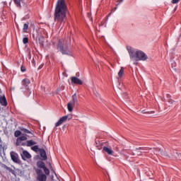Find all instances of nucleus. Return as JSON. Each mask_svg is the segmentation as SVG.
I'll use <instances>...</instances> for the list:
<instances>
[{
  "label": "nucleus",
  "mask_w": 181,
  "mask_h": 181,
  "mask_svg": "<svg viewBox=\"0 0 181 181\" xmlns=\"http://www.w3.org/2000/svg\"><path fill=\"white\" fill-rule=\"evenodd\" d=\"M40 160L36 163V167L33 169L37 175V180L38 181H47V176L50 175V170L46 167L45 160H47V155L46 154V150L45 148L40 149Z\"/></svg>",
  "instance_id": "nucleus-1"
},
{
  "label": "nucleus",
  "mask_w": 181,
  "mask_h": 181,
  "mask_svg": "<svg viewBox=\"0 0 181 181\" xmlns=\"http://www.w3.org/2000/svg\"><path fill=\"white\" fill-rule=\"evenodd\" d=\"M67 4L66 0H58L54 10V22H57L58 26H62V23H64L66 18L67 16Z\"/></svg>",
  "instance_id": "nucleus-2"
},
{
  "label": "nucleus",
  "mask_w": 181,
  "mask_h": 181,
  "mask_svg": "<svg viewBox=\"0 0 181 181\" xmlns=\"http://www.w3.org/2000/svg\"><path fill=\"white\" fill-rule=\"evenodd\" d=\"M71 45V37L67 36L65 39L59 40L57 43V49L62 54H66V56H71V52L69 49V46Z\"/></svg>",
  "instance_id": "nucleus-3"
},
{
  "label": "nucleus",
  "mask_w": 181,
  "mask_h": 181,
  "mask_svg": "<svg viewBox=\"0 0 181 181\" xmlns=\"http://www.w3.org/2000/svg\"><path fill=\"white\" fill-rule=\"evenodd\" d=\"M21 84L23 87L21 88V90H23V88L25 90H23L25 95L27 97H29L30 94H32V91L30 90V88H29V86L30 85V80L28 78H25L22 80Z\"/></svg>",
  "instance_id": "nucleus-4"
},
{
  "label": "nucleus",
  "mask_w": 181,
  "mask_h": 181,
  "mask_svg": "<svg viewBox=\"0 0 181 181\" xmlns=\"http://www.w3.org/2000/svg\"><path fill=\"white\" fill-rule=\"evenodd\" d=\"M134 56L136 60H142L143 62H145V60L148 59V56H146V54L141 50L136 51Z\"/></svg>",
  "instance_id": "nucleus-5"
},
{
  "label": "nucleus",
  "mask_w": 181,
  "mask_h": 181,
  "mask_svg": "<svg viewBox=\"0 0 181 181\" xmlns=\"http://www.w3.org/2000/svg\"><path fill=\"white\" fill-rule=\"evenodd\" d=\"M72 117L71 115H65L62 117H61L59 121L55 124V127H60L63 122H66V119H71Z\"/></svg>",
  "instance_id": "nucleus-6"
},
{
  "label": "nucleus",
  "mask_w": 181,
  "mask_h": 181,
  "mask_svg": "<svg viewBox=\"0 0 181 181\" xmlns=\"http://www.w3.org/2000/svg\"><path fill=\"white\" fill-rule=\"evenodd\" d=\"M71 84H76V86H83V81L76 76L71 77Z\"/></svg>",
  "instance_id": "nucleus-7"
},
{
  "label": "nucleus",
  "mask_w": 181,
  "mask_h": 181,
  "mask_svg": "<svg viewBox=\"0 0 181 181\" xmlns=\"http://www.w3.org/2000/svg\"><path fill=\"white\" fill-rule=\"evenodd\" d=\"M28 135L25 134L24 136H21L16 139V146H21L23 141H28Z\"/></svg>",
  "instance_id": "nucleus-8"
},
{
  "label": "nucleus",
  "mask_w": 181,
  "mask_h": 181,
  "mask_svg": "<svg viewBox=\"0 0 181 181\" xmlns=\"http://www.w3.org/2000/svg\"><path fill=\"white\" fill-rule=\"evenodd\" d=\"M11 160H13L14 163H21V160H19V156L18 155V153L15 152H11Z\"/></svg>",
  "instance_id": "nucleus-9"
},
{
  "label": "nucleus",
  "mask_w": 181,
  "mask_h": 181,
  "mask_svg": "<svg viewBox=\"0 0 181 181\" xmlns=\"http://www.w3.org/2000/svg\"><path fill=\"white\" fill-rule=\"evenodd\" d=\"M18 129L24 132V134H30L31 135H33L32 136H35V132L33 130H29L23 127H19Z\"/></svg>",
  "instance_id": "nucleus-10"
},
{
  "label": "nucleus",
  "mask_w": 181,
  "mask_h": 181,
  "mask_svg": "<svg viewBox=\"0 0 181 181\" xmlns=\"http://www.w3.org/2000/svg\"><path fill=\"white\" fill-rule=\"evenodd\" d=\"M21 158L22 159H23V160H25V158H26V159H30V158H32V156L27 151H23V154L21 155Z\"/></svg>",
  "instance_id": "nucleus-11"
},
{
  "label": "nucleus",
  "mask_w": 181,
  "mask_h": 181,
  "mask_svg": "<svg viewBox=\"0 0 181 181\" xmlns=\"http://www.w3.org/2000/svg\"><path fill=\"white\" fill-rule=\"evenodd\" d=\"M103 150L104 152H106L107 155H114V151H112V148L107 147V146H103Z\"/></svg>",
  "instance_id": "nucleus-12"
},
{
  "label": "nucleus",
  "mask_w": 181,
  "mask_h": 181,
  "mask_svg": "<svg viewBox=\"0 0 181 181\" xmlns=\"http://www.w3.org/2000/svg\"><path fill=\"white\" fill-rule=\"evenodd\" d=\"M74 105H78V100L77 99V93H74L72 96V101H71Z\"/></svg>",
  "instance_id": "nucleus-13"
},
{
  "label": "nucleus",
  "mask_w": 181,
  "mask_h": 181,
  "mask_svg": "<svg viewBox=\"0 0 181 181\" xmlns=\"http://www.w3.org/2000/svg\"><path fill=\"white\" fill-rule=\"evenodd\" d=\"M148 153H149V157L152 158V156H153V155H156L158 153V151H156V148H148Z\"/></svg>",
  "instance_id": "nucleus-14"
},
{
  "label": "nucleus",
  "mask_w": 181,
  "mask_h": 181,
  "mask_svg": "<svg viewBox=\"0 0 181 181\" xmlns=\"http://www.w3.org/2000/svg\"><path fill=\"white\" fill-rule=\"evenodd\" d=\"M0 104L6 107L8 105V102L6 101V98L5 96L0 97Z\"/></svg>",
  "instance_id": "nucleus-15"
},
{
  "label": "nucleus",
  "mask_w": 181,
  "mask_h": 181,
  "mask_svg": "<svg viewBox=\"0 0 181 181\" xmlns=\"http://www.w3.org/2000/svg\"><path fill=\"white\" fill-rule=\"evenodd\" d=\"M2 168H4V169H6L8 172H10V173H12V175H16V172H15V170H12L10 167H8L5 164H2Z\"/></svg>",
  "instance_id": "nucleus-16"
},
{
  "label": "nucleus",
  "mask_w": 181,
  "mask_h": 181,
  "mask_svg": "<svg viewBox=\"0 0 181 181\" xmlns=\"http://www.w3.org/2000/svg\"><path fill=\"white\" fill-rule=\"evenodd\" d=\"M142 147H139V148H136V149L134 150V155H137V156H141V155H142L143 152L140 151H141Z\"/></svg>",
  "instance_id": "nucleus-17"
},
{
  "label": "nucleus",
  "mask_w": 181,
  "mask_h": 181,
  "mask_svg": "<svg viewBox=\"0 0 181 181\" xmlns=\"http://www.w3.org/2000/svg\"><path fill=\"white\" fill-rule=\"evenodd\" d=\"M28 29H29V22L24 23L23 28V33H28Z\"/></svg>",
  "instance_id": "nucleus-18"
},
{
  "label": "nucleus",
  "mask_w": 181,
  "mask_h": 181,
  "mask_svg": "<svg viewBox=\"0 0 181 181\" xmlns=\"http://www.w3.org/2000/svg\"><path fill=\"white\" fill-rule=\"evenodd\" d=\"M127 50L129 52V54L130 56V58L134 59L135 57V54H134V50H132V48H128Z\"/></svg>",
  "instance_id": "nucleus-19"
},
{
  "label": "nucleus",
  "mask_w": 181,
  "mask_h": 181,
  "mask_svg": "<svg viewBox=\"0 0 181 181\" xmlns=\"http://www.w3.org/2000/svg\"><path fill=\"white\" fill-rule=\"evenodd\" d=\"M15 5L17 6V8H19L21 9V8H22V6L21 5V1H23V0H13Z\"/></svg>",
  "instance_id": "nucleus-20"
},
{
  "label": "nucleus",
  "mask_w": 181,
  "mask_h": 181,
  "mask_svg": "<svg viewBox=\"0 0 181 181\" xmlns=\"http://www.w3.org/2000/svg\"><path fill=\"white\" fill-rule=\"evenodd\" d=\"M36 142L33 140L27 141V146H33V145H36Z\"/></svg>",
  "instance_id": "nucleus-21"
},
{
  "label": "nucleus",
  "mask_w": 181,
  "mask_h": 181,
  "mask_svg": "<svg viewBox=\"0 0 181 181\" xmlns=\"http://www.w3.org/2000/svg\"><path fill=\"white\" fill-rule=\"evenodd\" d=\"M73 105H74V104H73L71 102H69L67 105L68 107V111H69V112H71L73 111Z\"/></svg>",
  "instance_id": "nucleus-22"
},
{
  "label": "nucleus",
  "mask_w": 181,
  "mask_h": 181,
  "mask_svg": "<svg viewBox=\"0 0 181 181\" xmlns=\"http://www.w3.org/2000/svg\"><path fill=\"white\" fill-rule=\"evenodd\" d=\"M119 78H122L124 76V67H121L119 71L118 72Z\"/></svg>",
  "instance_id": "nucleus-23"
},
{
  "label": "nucleus",
  "mask_w": 181,
  "mask_h": 181,
  "mask_svg": "<svg viewBox=\"0 0 181 181\" xmlns=\"http://www.w3.org/2000/svg\"><path fill=\"white\" fill-rule=\"evenodd\" d=\"M32 151H33L34 152H40V148H39V146H34L33 147H31Z\"/></svg>",
  "instance_id": "nucleus-24"
},
{
  "label": "nucleus",
  "mask_w": 181,
  "mask_h": 181,
  "mask_svg": "<svg viewBox=\"0 0 181 181\" xmlns=\"http://www.w3.org/2000/svg\"><path fill=\"white\" fill-rule=\"evenodd\" d=\"M21 135H22V132H21V130H16L14 132V136L16 138H19V136H21Z\"/></svg>",
  "instance_id": "nucleus-25"
},
{
  "label": "nucleus",
  "mask_w": 181,
  "mask_h": 181,
  "mask_svg": "<svg viewBox=\"0 0 181 181\" xmlns=\"http://www.w3.org/2000/svg\"><path fill=\"white\" fill-rule=\"evenodd\" d=\"M141 151H142L143 153H148L149 148H148V147H142Z\"/></svg>",
  "instance_id": "nucleus-26"
},
{
  "label": "nucleus",
  "mask_w": 181,
  "mask_h": 181,
  "mask_svg": "<svg viewBox=\"0 0 181 181\" xmlns=\"http://www.w3.org/2000/svg\"><path fill=\"white\" fill-rule=\"evenodd\" d=\"M122 1L123 0L117 1V2H119V3L116 5V6L114 8L112 9V12H115V11H117V6H118V5H119V4H121V2H122Z\"/></svg>",
  "instance_id": "nucleus-27"
},
{
  "label": "nucleus",
  "mask_w": 181,
  "mask_h": 181,
  "mask_svg": "<svg viewBox=\"0 0 181 181\" xmlns=\"http://www.w3.org/2000/svg\"><path fill=\"white\" fill-rule=\"evenodd\" d=\"M23 42L24 45H27V43H29V38H28V37H24V38L23 39Z\"/></svg>",
  "instance_id": "nucleus-28"
},
{
  "label": "nucleus",
  "mask_w": 181,
  "mask_h": 181,
  "mask_svg": "<svg viewBox=\"0 0 181 181\" xmlns=\"http://www.w3.org/2000/svg\"><path fill=\"white\" fill-rule=\"evenodd\" d=\"M168 103H169V104H170V105H173V104H175V100H173V99H169V100H167Z\"/></svg>",
  "instance_id": "nucleus-29"
},
{
  "label": "nucleus",
  "mask_w": 181,
  "mask_h": 181,
  "mask_svg": "<svg viewBox=\"0 0 181 181\" xmlns=\"http://www.w3.org/2000/svg\"><path fill=\"white\" fill-rule=\"evenodd\" d=\"M21 70L22 73H25V71H26V67H25V66L22 65L21 66Z\"/></svg>",
  "instance_id": "nucleus-30"
},
{
  "label": "nucleus",
  "mask_w": 181,
  "mask_h": 181,
  "mask_svg": "<svg viewBox=\"0 0 181 181\" xmlns=\"http://www.w3.org/2000/svg\"><path fill=\"white\" fill-rule=\"evenodd\" d=\"M49 169L52 170V172H54L55 173L54 170L53 169V166H52V163H49Z\"/></svg>",
  "instance_id": "nucleus-31"
},
{
  "label": "nucleus",
  "mask_w": 181,
  "mask_h": 181,
  "mask_svg": "<svg viewBox=\"0 0 181 181\" xmlns=\"http://www.w3.org/2000/svg\"><path fill=\"white\" fill-rule=\"evenodd\" d=\"M180 1V0H172L171 3L172 4H179V2Z\"/></svg>",
  "instance_id": "nucleus-32"
},
{
  "label": "nucleus",
  "mask_w": 181,
  "mask_h": 181,
  "mask_svg": "<svg viewBox=\"0 0 181 181\" xmlns=\"http://www.w3.org/2000/svg\"><path fill=\"white\" fill-rule=\"evenodd\" d=\"M166 98H167V100H172V95H170V94L168 93L166 95Z\"/></svg>",
  "instance_id": "nucleus-33"
},
{
  "label": "nucleus",
  "mask_w": 181,
  "mask_h": 181,
  "mask_svg": "<svg viewBox=\"0 0 181 181\" xmlns=\"http://www.w3.org/2000/svg\"><path fill=\"white\" fill-rule=\"evenodd\" d=\"M175 157H176L177 159H181V153H176Z\"/></svg>",
  "instance_id": "nucleus-34"
},
{
  "label": "nucleus",
  "mask_w": 181,
  "mask_h": 181,
  "mask_svg": "<svg viewBox=\"0 0 181 181\" xmlns=\"http://www.w3.org/2000/svg\"><path fill=\"white\" fill-rule=\"evenodd\" d=\"M22 146H28V141L21 144Z\"/></svg>",
  "instance_id": "nucleus-35"
},
{
  "label": "nucleus",
  "mask_w": 181,
  "mask_h": 181,
  "mask_svg": "<svg viewBox=\"0 0 181 181\" xmlns=\"http://www.w3.org/2000/svg\"><path fill=\"white\" fill-rule=\"evenodd\" d=\"M32 64L34 66V67H36V62L35 61V59L32 60Z\"/></svg>",
  "instance_id": "nucleus-36"
},
{
  "label": "nucleus",
  "mask_w": 181,
  "mask_h": 181,
  "mask_svg": "<svg viewBox=\"0 0 181 181\" xmlns=\"http://www.w3.org/2000/svg\"><path fill=\"white\" fill-rule=\"evenodd\" d=\"M155 112H144V114H153Z\"/></svg>",
  "instance_id": "nucleus-37"
},
{
  "label": "nucleus",
  "mask_w": 181,
  "mask_h": 181,
  "mask_svg": "<svg viewBox=\"0 0 181 181\" xmlns=\"http://www.w3.org/2000/svg\"><path fill=\"white\" fill-rule=\"evenodd\" d=\"M76 76H75V77H80V72H77L76 74Z\"/></svg>",
  "instance_id": "nucleus-38"
},
{
  "label": "nucleus",
  "mask_w": 181,
  "mask_h": 181,
  "mask_svg": "<svg viewBox=\"0 0 181 181\" xmlns=\"http://www.w3.org/2000/svg\"><path fill=\"white\" fill-rule=\"evenodd\" d=\"M95 144H96V146L98 147V143L97 141H95Z\"/></svg>",
  "instance_id": "nucleus-39"
},
{
  "label": "nucleus",
  "mask_w": 181,
  "mask_h": 181,
  "mask_svg": "<svg viewBox=\"0 0 181 181\" xmlns=\"http://www.w3.org/2000/svg\"><path fill=\"white\" fill-rule=\"evenodd\" d=\"M28 56H29V57H30V56H31L30 52L29 53V55H28Z\"/></svg>",
  "instance_id": "nucleus-40"
},
{
  "label": "nucleus",
  "mask_w": 181,
  "mask_h": 181,
  "mask_svg": "<svg viewBox=\"0 0 181 181\" xmlns=\"http://www.w3.org/2000/svg\"><path fill=\"white\" fill-rule=\"evenodd\" d=\"M37 158H39V155L37 156Z\"/></svg>",
  "instance_id": "nucleus-41"
},
{
  "label": "nucleus",
  "mask_w": 181,
  "mask_h": 181,
  "mask_svg": "<svg viewBox=\"0 0 181 181\" xmlns=\"http://www.w3.org/2000/svg\"><path fill=\"white\" fill-rule=\"evenodd\" d=\"M0 141H1V138H0Z\"/></svg>",
  "instance_id": "nucleus-42"
}]
</instances>
